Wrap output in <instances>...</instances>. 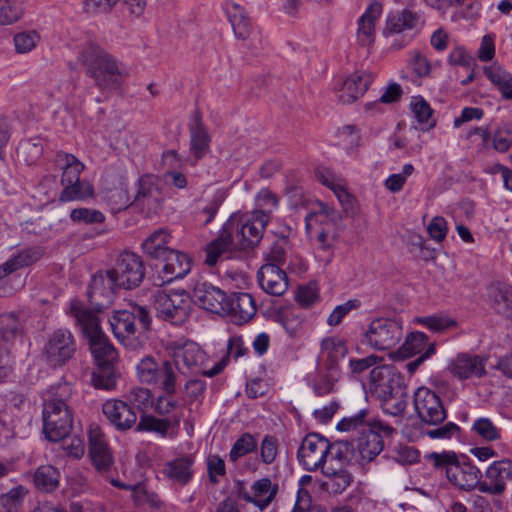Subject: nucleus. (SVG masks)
<instances>
[{
	"mask_svg": "<svg viewBox=\"0 0 512 512\" xmlns=\"http://www.w3.org/2000/svg\"><path fill=\"white\" fill-rule=\"evenodd\" d=\"M41 40L40 34L35 30H26L16 33L13 38L15 51L18 54L31 52Z\"/></svg>",
	"mask_w": 512,
	"mask_h": 512,
	"instance_id": "obj_50",
	"label": "nucleus"
},
{
	"mask_svg": "<svg viewBox=\"0 0 512 512\" xmlns=\"http://www.w3.org/2000/svg\"><path fill=\"white\" fill-rule=\"evenodd\" d=\"M403 336L401 322L391 318H376L368 326L364 343L375 350H387L396 346Z\"/></svg>",
	"mask_w": 512,
	"mask_h": 512,
	"instance_id": "obj_8",
	"label": "nucleus"
},
{
	"mask_svg": "<svg viewBox=\"0 0 512 512\" xmlns=\"http://www.w3.org/2000/svg\"><path fill=\"white\" fill-rule=\"evenodd\" d=\"M278 322L290 337H296L304 325V316L295 309H286L279 313Z\"/></svg>",
	"mask_w": 512,
	"mask_h": 512,
	"instance_id": "obj_46",
	"label": "nucleus"
},
{
	"mask_svg": "<svg viewBox=\"0 0 512 512\" xmlns=\"http://www.w3.org/2000/svg\"><path fill=\"white\" fill-rule=\"evenodd\" d=\"M341 220L340 213L330 205L319 202L317 210L308 213L305 217L307 233H312L317 227H336Z\"/></svg>",
	"mask_w": 512,
	"mask_h": 512,
	"instance_id": "obj_33",
	"label": "nucleus"
},
{
	"mask_svg": "<svg viewBox=\"0 0 512 512\" xmlns=\"http://www.w3.org/2000/svg\"><path fill=\"white\" fill-rule=\"evenodd\" d=\"M193 298L203 309L212 313L224 314L228 307L226 293L207 282H199L195 285Z\"/></svg>",
	"mask_w": 512,
	"mask_h": 512,
	"instance_id": "obj_18",
	"label": "nucleus"
},
{
	"mask_svg": "<svg viewBox=\"0 0 512 512\" xmlns=\"http://www.w3.org/2000/svg\"><path fill=\"white\" fill-rule=\"evenodd\" d=\"M93 186L87 180H78L63 188L59 200L61 202L85 200L93 195Z\"/></svg>",
	"mask_w": 512,
	"mask_h": 512,
	"instance_id": "obj_42",
	"label": "nucleus"
},
{
	"mask_svg": "<svg viewBox=\"0 0 512 512\" xmlns=\"http://www.w3.org/2000/svg\"><path fill=\"white\" fill-rule=\"evenodd\" d=\"M488 299L494 310L512 320V286L504 282H494L487 287Z\"/></svg>",
	"mask_w": 512,
	"mask_h": 512,
	"instance_id": "obj_30",
	"label": "nucleus"
},
{
	"mask_svg": "<svg viewBox=\"0 0 512 512\" xmlns=\"http://www.w3.org/2000/svg\"><path fill=\"white\" fill-rule=\"evenodd\" d=\"M330 441L317 433H310L303 439L297 457L305 470L313 472L322 470L327 460Z\"/></svg>",
	"mask_w": 512,
	"mask_h": 512,
	"instance_id": "obj_10",
	"label": "nucleus"
},
{
	"mask_svg": "<svg viewBox=\"0 0 512 512\" xmlns=\"http://www.w3.org/2000/svg\"><path fill=\"white\" fill-rule=\"evenodd\" d=\"M360 306V302L356 299L348 300L347 302L338 305L334 308L332 313L327 318V324L329 326H337L341 323L343 318L352 310L357 309Z\"/></svg>",
	"mask_w": 512,
	"mask_h": 512,
	"instance_id": "obj_63",
	"label": "nucleus"
},
{
	"mask_svg": "<svg viewBox=\"0 0 512 512\" xmlns=\"http://www.w3.org/2000/svg\"><path fill=\"white\" fill-rule=\"evenodd\" d=\"M227 304L224 314L229 315L238 325L248 322L257 311L253 296L246 292L233 293L228 297Z\"/></svg>",
	"mask_w": 512,
	"mask_h": 512,
	"instance_id": "obj_21",
	"label": "nucleus"
},
{
	"mask_svg": "<svg viewBox=\"0 0 512 512\" xmlns=\"http://www.w3.org/2000/svg\"><path fill=\"white\" fill-rule=\"evenodd\" d=\"M419 21L420 16L417 13L405 9L387 18L383 35L388 38L401 34L406 30H412L418 26Z\"/></svg>",
	"mask_w": 512,
	"mask_h": 512,
	"instance_id": "obj_34",
	"label": "nucleus"
},
{
	"mask_svg": "<svg viewBox=\"0 0 512 512\" xmlns=\"http://www.w3.org/2000/svg\"><path fill=\"white\" fill-rule=\"evenodd\" d=\"M429 458L436 468L445 471L449 482L458 489L466 492L479 490L483 475L481 470L471 462H460L454 452H433Z\"/></svg>",
	"mask_w": 512,
	"mask_h": 512,
	"instance_id": "obj_7",
	"label": "nucleus"
},
{
	"mask_svg": "<svg viewBox=\"0 0 512 512\" xmlns=\"http://www.w3.org/2000/svg\"><path fill=\"white\" fill-rule=\"evenodd\" d=\"M130 401L137 406L142 413L147 411L154 406V396L151 391L147 388H137L131 391L129 395ZM160 399L155 404V411L158 412Z\"/></svg>",
	"mask_w": 512,
	"mask_h": 512,
	"instance_id": "obj_55",
	"label": "nucleus"
},
{
	"mask_svg": "<svg viewBox=\"0 0 512 512\" xmlns=\"http://www.w3.org/2000/svg\"><path fill=\"white\" fill-rule=\"evenodd\" d=\"M324 480L321 483L323 491L332 494H342L352 483L353 476L345 466L333 467L331 463L327 464L321 470Z\"/></svg>",
	"mask_w": 512,
	"mask_h": 512,
	"instance_id": "obj_25",
	"label": "nucleus"
},
{
	"mask_svg": "<svg viewBox=\"0 0 512 512\" xmlns=\"http://www.w3.org/2000/svg\"><path fill=\"white\" fill-rule=\"evenodd\" d=\"M76 352V342L67 329H57L48 338L44 347L47 362L52 366L65 364Z\"/></svg>",
	"mask_w": 512,
	"mask_h": 512,
	"instance_id": "obj_11",
	"label": "nucleus"
},
{
	"mask_svg": "<svg viewBox=\"0 0 512 512\" xmlns=\"http://www.w3.org/2000/svg\"><path fill=\"white\" fill-rule=\"evenodd\" d=\"M92 383L97 389L112 390L116 385L113 363L97 365V370L92 374Z\"/></svg>",
	"mask_w": 512,
	"mask_h": 512,
	"instance_id": "obj_49",
	"label": "nucleus"
},
{
	"mask_svg": "<svg viewBox=\"0 0 512 512\" xmlns=\"http://www.w3.org/2000/svg\"><path fill=\"white\" fill-rule=\"evenodd\" d=\"M471 432L485 442H495L502 438V430L490 418L479 417L474 420Z\"/></svg>",
	"mask_w": 512,
	"mask_h": 512,
	"instance_id": "obj_41",
	"label": "nucleus"
},
{
	"mask_svg": "<svg viewBox=\"0 0 512 512\" xmlns=\"http://www.w3.org/2000/svg\"><path fill=\"white\" fill-rule=\"evenodd\" d=\"M410 105L415 118L420 124H425L429 128L435 126V121L432 119L433 110L423 97H413Z\"/></svg>",
	"mask_w": 512,
	"mask_h": 512,
	"instance_id": "obj_52",
	"label": "nucleus"
},
{
	"mask_svg": "<svg viewBox=\"0 0 512 512\" xmlns=\"http://www.w3.org/2000/svg\"><path fill=\"white\" fill-rule=\"evenodd\" d=\"M110 483L114 487L124 490H130L132 492V497L136 505H147L152 508L158 507V495L155 492L149 491L147 484L138 483L135 485H130L113 478L110 479Z\"/></svg>",
	"mask_w": 512,
	"mask_h": 512,
	"instance_id": "obj_37",
	"label": "nucleus"
},
{
	"mask_svg": "<svg viewBox=\"0 0 512 512\" xmlns=\"http://www.w3.org/2000/svg\"><path fill=\"white\" fill-rule=\"evenodd\" d=\"M195 458L192 455H183L165 464V476L179 486L187 485L194 476L193 466Z\"/></svg>",
	"mask_w": 512,
	"mask_h": 512,
	"instance_id": "obj_27",
	"label": "nucleus"
},
{
	"mask_svg": "<svg viewBox=\"0 0 512 512\" xmlns=\"http://www.w3.org/2000/svg\"><path fill=\"white\" fill-rule=\"evenodd\" d=\"M136 315L127 310L117 311L110 319L112 331L117 339H124L135 333Z\"/></svg>",
	"mask_w": 512,
	"mask_h": 512,
	"instance_id": "obj_38",
	"label": "nucleus"
},
{
	"mask_svg": "<svg viewBox=\"0 0 512 512\" xmlns=\"http://www.w3.org/2000/svg\"><path fill=\"white\" fill-rule=\"evenodd\" d=\"M485 74L497 86L504 99L512 100V74L492 68H485Z\"/></svg>",
	"mask_w": 512,
	"mask_h": 512,
	"instance_id": "obj_48",
	"label": "nucleus"
},
{
	"mask_svg": "<svg viewBox=\"0 0 512 512\" xmlns=\"http://www.w3.org/2000/svg\"><path fill=\"white\" fill-rule=\"evenodd\" d=\"M22 329L20 320L14 313H6L0 316V335L6 341L15 337Z\"/></svg>",
	"mask_w": 512,
	"mask_h": 512,
	"instance_id": "obj_59",
	"label": "nucleus"
},
{
	"mask_svg": "<svg viewBox=\"0 0 512 512\" xmlns=\"http://www.w3.org/2000/svg\"><path fill=\"white\" fill-rule=\"evenodd\" d=\"M21 16V0H0V25L12 24Z\"/></svg>",
	"mask_w": 512,
	"mask_h": 512,
	"instance_id": "obj_53",
	"label": "nucleus"
},
{
	"mask_svg": "<svg viewBox=\"0 0 512 512\" xmlns=\"http://www.w3.org/2000/svg\"><path fill=\"white\" fill-rule=\"evenodd\" d=\"M369 388L384 413L398 416L405 412L408 393L400 373L392 365L375 366L370 372Z\"/></svg>",
	"mask_w": 512,
	"mask_h": 512,
	"instance_id": "obj_4",
	"label": "nucleus"
},
{
	"mask_svg": "<svg viewBox=\"0 0 512 512\" xmlns=\"http://www.w3.org/2000/svg\"><path fill=\"white\" fill-rule=\"evenodd\" d=\"M396 432L385 429H369L362 432L357 440V449L363 461L370 462L384 449V437H391Z\"/></svg>",
	"mask_w": 512,
	"mask_h": 512,
	"instance_id": "obj_24",
	"label": "nucleus"
},
{
	"mask_svg": "<svg viewBox=\"0 0 512 512\" xmlns=\"http://www.w3.org/2000/svg\"><path fill=\"white\" fill-rule=\"evenodd\" d=\"M278 454V440L275 436L265 435L260 444L261 461L264 464H271Z\"/></svg>",
	"mask_w": 512,
	"mask_h": 512,
	"instance_id": "obj_62",
	"label": "nucleus"
},
{
	"mask_svg": "<svg viewBox=\"0 0 512 512\" xmlns=\"http://www.w3.org/2000/svg\"><path fill=\"white\" fill-rule=\"evenodd\" d=\"M56 162L62 169L61 185L63 188L80 179V174L84 170V164L74 155L59 152L56 155Z\"/></svg>",
	"mask_w": 512,
	"mask_h": 512,
	"instance_id": "obj_36",
	"label": "nucleus"
},
{
	"mask_svg": "<svg viewBox=\"0 0 512 512\" xmlns=\"http://www.w3.org/2000/svg\"><path fill=\"white\" fill-rule=\"evenodd\" d=\"M44 255V249L36 246L23 249L17 255L8 259L9 265L13 271L27 267L39 261Z\"/></svg>",
	"mask_w": 512,
	"mask_h": 512,
	"instance_id": "obj_47",
	"label": "nucleus"
},
{
	"mask_svg": "<svg viewBox=\"0 0 512 512\" xmlns=\"http://www.w3.org/2000/svg\"><path fill=\"white\" fill-rule=\"evenodd\" d=\"M159 194V178L155 175H144L139 179L134 203L141 209L147 208L148 213L157 214Z\"/></svg>",
	"mask_w": 512,
	"mask_h": 512,
	"instance_id": "obj_23",
	"label": "nucleus"
},
{
	"mask_svg": "<svg viewBox=\"0 0 512 512\" xmlns=\"http://www.w3.org/2000/svg\"><path fill=\"white\" fill-rule=\"evenodd\" d=\"M413 403L415 412L424 425L438 426L447 418V411L440 396L428 387L417 388Z\"/></svg>",
	"mask_w": 512,
	"mask_h": 512,
	"instance_id": "obj_9",
	"label": "nucleus"
},
{
	"mask_svg": "<svg viewBox=\"0 0 512 512\" xmlns=\"http://www.w3.org/2000/svg\"><path fill=\"white\" fill-rule=\"evenodd\" d=\"M427 336L423 332H414L407 336L405 342L399 349L403 358H409L416 354H422L428 347Z\"/></svg>",
	"mask_w": 512,
	"mask_h": 512,
	"instance_id": "obj_45",
	"label": "nucleus"
},
{
	"mask_svg": "<svg viewBox=\"0 0 512 512\" xmlns=\"http://www.w3.org/2000/svg\"><path fill=\"white\" fill-rule=\"evenodd\" d=\"M86 74L100 88L116 87L123 75V66L111 54L95 43L85 44L78 57Z\"/></svg>",
	"mask_w": 512,
	"mask_h": 512,
	"instance_id": "obj_6",
	"label": "nucleus"
},
{
	"mask_svg": "<svg viewBox=\"0 0 512 512\" xmlns=\"http://www.w3.org/2000/svg\"><path fill=\"white\" fill-rule=\"evenodd\" d=\"M321 355L329 363L330 370H336L338 363L345 358L348 353L346 341L337 337H325L320 343Z\"/></svg>",
	"mask_w": 512,
	"mask_h": 512,
	"instance_id": "obj_35",
	"label": "nucleus"
},
{
	"mask_svg": "<svg viewBox=\"0 0 512 512\" xmlns=\"http://www.w3.org/2000/svg\"><path fill=\"white\" fill-rule=\"evenodd\" d=\"M320 300L318 289L315 285L309 284L299 287L296 294V301L302 308H311Z\"/></svg>",
	"mask_w": 512,
	"mask_h": 512,
	"instance_id": "obj_61",
	"label": "nucleus"
},
{
	"mask_svg": "<svg viewBox=\"0 0 512 512\" xmlns=\"http://www.w3.org/2000/svg\"><path fill=\"white\" fill-rule=\"evenodd\" d=\"M338 431H357L360 435L369 429H385L387 432H396L395 428L380 421L374 412L368 408L361 409L355 414L341 419L337 426Z\"/></svg>",
	"mask_w": 512,
	"mask_h": 512,
	"instance_id": "obj_16",
	"label": "nucleus"
},
{
	"mask_svg": "<svg viewBox=\"0 0 512 512\" xmlns=\"http://www.w3.org/2000/svg\"><path fill=\"white\" fill-rule=\"evenodd\" d=\"M209 481L212 484H218L220 477L226 475V465L224 460L217 454H210L206 459Z\"/></svg>",
	"mask_w": 512,
	"mask_h": 512,
	"instance_id": "obj_60",
	"label": "nucleus"
},
{
	"mask_svg": "<svg viewBox=\"0 0 512 512\" xmlns=\"http://www.w3.org/2000/svg\"><path fill=\"white\" fill-rule=\"evenodd\" d=\"M89 457L98 472H108L114 464L111 449L101 428L90 425L88 431Z\"/></svg>",
	"mask_w": 512,
	"mask_h": 512,
	"instance_id": "obj_14",
	"label": "nucleus"
},
{
	"mask_svg": "<svg viewBox=\"0 0 512 512\" xmlns=\"http://www.w3.org/2000/svg\"><path fill=\"white\" fill-rule=\"evenodd\" d=\"M335 370L326 373H319L312 382V389L317 396H325L334 391L337 377L334 375Z\"/></svg>",
	"mask_w": 512,
	"mask_h": 512,
	"instance_id": "obj_56",
	"label": "nucleus"
},
{
	"mask_svg": "<svg viewBox=\"0 0 512 512\" xmlns=\"http://www.w3.org/2000/svg\"><path fill=\"white\" fill-rule=\"evenodd\" d=\"M145 276V269L141 257L130 251H123L117 258L114 268L106 271L108 289L104 288L105 277L94 275L90 284L88 295L90 302L97 311H102L111 303L113 286L122 289L138 287Z\"/></svg>",
	"mask_w": 512,
	"mask_h": 512,
	"instance_id": "obj_2",
	"label": "nucleus"
},
{
	"mask_svg": "<svg viewBox=\"0 0 512 512\" xmlns=\"http://www.w3.org/2000/svg\"><path fill=\"white\" fill-rule=\"evenodd\" d=\"M278 486L273 485L269 478H261L251 486V493L243 492L241 497L244 501L254 504L260 510L266 509L275 498Z\"/></svg>",
	"mask_w": 512,
	"mask_h": 512,
	"instance_id": "obj_31",
	"label": "nucleus"
},
{
	"mask_svg": "<svg viewBox=\"0 0 512 512\" xmlns=\"http://www.w3.org/2000/svg\"><path fill=\"white\" fill-rule=\"evenodd\" d=\"M191 270L188 255L162 245V284L181 279Z\"/></svg>",
	"mask_w": 512,
	"mask_h": 512,
	"instance_id": "obj_17",
	"label": "nucleus"
},
{
	"mask_svg": "<svg viewBox=\"0 0 512 512\" xmlns=\"http://www.w3.org/2000/svg\"><path fill=\"white\" fill-rule=\"evenodd\" d=\"M24 494V488L18 486L0 495V512H17Z\"/></svg>",
	"mask_w": 512,
	"mask_h": 512,
	"instance_id": "obj_58",
	"label": "nucleus"
},
{
	"mask_svg": "<svg viewBox=\"0 0 512 512\" xmlns=\"http://www.w3.org/2000/svg\"><path fill=\"white\" fill-rule=\"evenodd\" d=\"M190 311V298L184 290L165 292L162 295V319L173 325L184 323Z\"/></svg>",
	"mask_w": 512,
	"mask_h": 512,
	"instance_id": "obj_15",
	"label": "nucleus"
},
{
	"mask_svg": "<svg viewBox=\"0 0 512 512\" xmlns=\"http://www.w3.org/2000/svg\"><path fill=\"white\" fill-rule=\"evenodd\" d=\"M70 219L76 224H97L102 223L105 216L97 209L76 208L70 212Z\"/></svg>",
	"mask_w": 512,
	"mask_h": 512,
	"instance_id": "obj_57",
	"label": "nucleus"
},
{
	"mask_svg": "<svg viewBox=\"0 0 512 512\" xmlns=\"http://www.w3.org/2000/svg\"><path fill=\"white\" fill-rule=\"evenodd\" d=\"M223 7L235 37L247 39L251 34L252 24L245 8L231 0H226Z\"/></svg>",
	"mask_w": 512,
	"mask_h": 512,
	"instance_id": "obj_29",
	"label": "nucleus"
},
{
	"mask_svg": "<svg viewBox=\"0 0 512 512\" xmlns=\"http://www.w3.org/2000/svg\"><path fill=\"white\" fill-rule=\"evenodd\" d=\"M190 150L196 160L203 158L210 151V135L205 128L199 112H195L189 124Z\"/></svg>",
	"mask_w": 512,
	"mask_h": 512,
	"instance_id": "obj_26",
	"label": "nucleus"
},
{
	"mask_svg": "<svg viewBox=\"0 0 512 512\" xmlns=\"http://www.w3.org/2000/svg\"><path fill=\"white\" fill-rule=\"evenodd\" d=\"M256 448V438L250 433H244L233 444L229 452V459L232 462H236L239 458L253 452Z\"/></svg>",
	"mask_w": 512,
	"mask_h": 512,
	"instance_id": "obj_51",
	"label": "nucleus"
},
{
	"mask_svg": "<svg viewBox=\"0 0 512 512\" xmlns=\"http://www.w3.org/2000/svg\"><path fill=\"white\" fill-rule=\"evenodd\" d=\"M165 354L173 359L178 371L181 370L180 363L187 369H193L202 365L206 357L199 345L189 340H177L167 344Z\"/></svg>",
	"mask_w": 512,
	"mask_h": 512,
	"instance_id": "obj_12",
	"label": "nucleus"
},
{
	"mask_svg": "<svg viewBox=\"0 0 512 512\" xmlns=\"http://www.w3.org/2000/svg\"><path fill=\"white\" fill-rule=\"evenodd\" d=\"M60 472L51 465L39 466L34 473V484L43 492H52L59 485Z\"/></svg>",
	"mask_w": 512,
	"mask_h": 512,
	"instance_id": "obj_39",
	"label": "nucleus"
},
{
	"mask_svg": "<svg viewBox=\"0 0 512 512\" xmlns=\"http://www.w3.org/2000/svg\"><path fill=\"white\" fill-rule=\"evenodd\" d=\"M416 323L427 327L433 332H443L454 328L456 321L443 315L422 316L415 319Z\"/></svg>",
	"mask_w": 512,
	"mask_h": 512,
	"instance_id": "obj_54",
	"label": "nucleus"
},
{
	"mask_svg": "<svg viewBox=\"0 0 512 512\" xmlns=\"http://www.w3.org/2000/svg\"><path fill=\"white\" fill-rule=\"evenodd\" d=\"M410 65L418 78L427 77L431 72L430 62L418 50L411 52Z\"/></svg>",
	"mask_w": 512,
	"mask_h": 512,
	"instance_id": "obj_64",
	"label": "nucleus"
},
{
	"mask_svg": "<svg viewBox=\"0 0 512 512\" xmlns=\"http://www.w3.org/2000/svg\"><path fill=\"white\" fill-rule=\"evenodd\" d=\"M69 314L75 319L84 337L88 340L96 364L114 363L117 353L102 332L97 315L76 299L70 302Z\"/></svg>",
	"mask_w": 512,
	"mask_h": 512,
	"instance_id": "obj_5",
	"label": "nucleus"
},
{
	"mask_svg": "<svg viewBox=\"0 0 512 512\" xmlns=\"http://www.w3.org/2000/svg\"><path fill=\"white\" fill-rule=\"evenodd\" d=\"M373 77L367 72H355L349 75L343 82L339 100L343 104H350L364 95Z\"/></svg>",
	"mask_w": 512,
	"mask_h": 512,
	"instance_id": "obj_28",
	"label": "nucleus"
},
{
	"mask_svg": "<svg viewBox=\"0 0 512 512\" xmlns=\"http://www.w3.org/2000/svg\"><path fill=\"white\" fill-rule=\"evenodd\" d=\"M102 411L109 422L119 431L129 430L136 424V411L123 400H107L102 406Z\"/></svg>",
	"mask_w": 512,
	"mask_h": 512,
	"instance_id": "obj_20",
	"label": "nucleus"
},
{
	"mask_svg": "<svg viewBox=\"0 0 512 512\" xmlns=\"http://www.w3.org/2000/svg\"><path fill=\"white\" fill-rule=\"evenodd\" d=\"M491 146L497 152L505 153L512 147V122L502 121L492 131Z\"/></svg>",
	"mask_w": 512,
	"mask_h": 512,
	"instance_id": "obj_44",
	"label": "nucleus"
},
{
	"mask_svg": "<svg viewBox=\"0 0 512 512\" xmlns=\"http://www.w3.org/2000/svg\"><path fill=\"white\" fill-rule=\"evenodd\" d=\"M485 362L486 360L478 355L460 353L449 361L446 369L459 380L480 378L486 373Z\"/></svg>",
	"mask_w": 512,
	"mask_h": 512,
	"instance_id": "obj_19",
	"label": "nucleus"
},
{
	"mask_svg": "<svg viewBox=\"0 0 512 512\" xmlns=\"http://www.w3.org/2000/svg\"><path fill=\"white\" fill-rule=\"evenodd\" d=\"M257 279L261 288L274 296H281L288 288L287 275L277 264L267 263L261 266Z\"/></svg>",
	"mask_w": 512,
	"mask_h": 512,
	"instance_id": "obj_22",
	"label": "nucleus"
},
{
	"mask_svg": "<svg viewBox=\"0 0 512 512\" xmlns=\"http://www.w3.org/2000/svg\"><path fill=\"white\" fill-rule=\"evenodd\" d=\"M71 396L72 388L67 383L53 386L43 394V433L51 442L66 438L72 430Z\"/></svg>",
	"mask_w": 512,
	"mask_h": 512,
	"instance_id": "obj_3",
	"label": "nucleus"
},
{
	"mask_svg": "<svg viewBox=\"0 0 512 512\" xmlns=\"http://www.w3.org/2000/svg\"><path fill=\"white\" fill-rule=\"evenodd\" d=\"M137 377L139 381L147 385H157L160 381V365L153 356H145L137 365Z\"/></svg>",
	"mask_w": 512,
	"mask_h": 512,
	"instance_id": "obj_40",
	"label": "nucleus"
},
{
	"mask_svg": "<svg viewBox=\"0 0 512 512\" xmlns=\"http://www.w3.org/2000/svg\"><path fill=\"white\" fill-rule=\"evenodd\" d=\"M485 480H480L479 491L500 496L507 489V481L512 477V464L509 460H498L491 463L484 472Z\"/></svg>",
	"mask_w": 512,
	"mask_h": 512,
	"instance_id": "obj_13",
	"label": "nucleus"
},
{
	"mask_svg": "<svg viewBox=\"0 0 512 512\" xmlns=\"http://www.w3.org/2000/svg\"><path fill=\"white\" fill-rule=\"evenodd\" d=\"M267 217L250 212H235L221 227L216 239L206 247L205 264L214 266L219 257L232 249H250L257 246L267 225Z\"/></svg>",
	"mask_w": 512,
	"mask_h": 512,
	"instance_id": "obj_1",
	"label": "nucleus"
},
{
	"mask_svg": "<svg viewBox=\"0 0 512 512\" xmlns=\"http://www.w3.org/2000/svg\"><path fill=\"white\" fill-rule=\"evenodd\" d=\"M256 209L251 213L260 218V214L267 217L269 223L271 214L278 209L279 198L269 189H261L256 195Z\"/></svg>",
	"mask_w": 512,
	"mask_h": 512,
	"instance_id": "obj_43",
	"label": "nucleus"
},
{
	"mask_svg": "<svg viewBox=\"0 0 512 512\" xmlns=\"http://www.w3.org/2000/svg\"><path fill=\"white\" fill-rule=\"evenodd\" d=\"M382 13L379 2L371 3L358 20L357 41L361 46H369L374 42L375 23Z\"/></svg>",
	"mask_w": 512,
	"mask_h": 512,
	"instance_id": "obj_32",
	"label": "nucleus"
}]
</instances>
